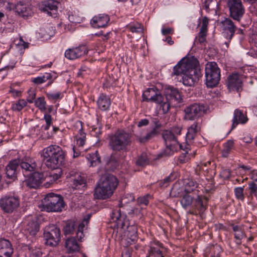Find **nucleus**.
Instances as JSON below:
<instances>
[{
  "label": "nucleus",
  "instance_id": "obj_1",
  "mask_svg": "<svg viewBox=\"0 0 257 257\" xmlns=\"http://www.w3.org/2000/svg\"><path fill=\"white\" fill-rule=\"evenodd\" d=\"M182 75L185 85L191 86L198 82L202 74L198 61L195 57H184L173 67L172 76Z\"/></svg>",
  "mask_w": 257,
  "mask_h": 257
},
{
  "label": "nucleus",
  "instance_id": "obj_2",
  "mask_svg": "<svg viewBox=\"0 0 257 257\" xmlns=\"http://www.w3.org/2000/svg\"><path fill=\"white\" fill-rule=\"evenodd\" d=\"M111 221L114 223V231L122 237V239L135 241L137 238L138 228L134 222L132 224L124 214H121L119 208L113 210Z\"/></svg>",
  "mask_w": 257,
  "mask_h": 257
},
{
  "label": "nucleus",
  "instance_id": "obj_3",
  "mask_svg": "<svg viewBox=\"0 0 257 257\" xmlns=\"http://www.w3.org/2000/svg\"><path fill=\"white\" fill-rule=\"evenodd\" d=\"M98 173L101 177L100 183L95 189L94 197L95 199H106L113 194L118 182L117 178L111 174L103 175L101 169L98 170Z\"/></svg>",
  "mask_w": 257,
  "mask_h": 257
},
{
  "label": "nucleus",
  "instance_id": "obj_4",
  "mask_svg": "<svg viewBox=\"0 0 257 257\" xmlns=\"http://www.w3.org/2000/svg\"><path fill=\"white\" fill-rule=\"evenodd\" d=\"M65 152L57 145H50L43 149L41 156L46 166L51 169L61 166L65 160Z\"/></svg>",
  "mask_w": 257,
  "mask_h": 257
},
{
  "label": "nucleus",
  "instance_id": "obj_5",
  "mask_svg": "<svg viewBox=\"0 0 257 257\" xmlns=\"http://www.w3.org/2000/svg\"><path fill=\"white\" fill-rule=\"evenodd\" d=\"M181 134V128L178 126L173 127L170 130H165L162 133L166 149L164 153L167 156L172 155L174 152L179 150L185 151L187 153L188 148L185 145V148L180 144L178 137Z\"/></svg>",
  "mask_w": 257,
  "mask_h": 257
},
{
  "label": "nucleus",
  "instance_id": "obj_6",
  "mask_svg": "<svg viewBox=\"0 0 257 257\" xmlns=\"http://www.w3.org/2000/svg\"><path fill=\"white\" fill-rule=\"evenodd\" d=\"M180 202L184 209H187L192 205L193 209L187 212L188 214L197 215L203 213L207 208V198L202 195L194 198L190 193L186 192L182 196Z\"/></svg>",
  "mask_w": 257,
  "mask_h": 257
},
{
  "label": "nucleus",
  "instance_id": "obj_7",
  "mask_svg": "<svg viewBox=\"0 0 257 257\" xmlns=\"http://www.w3.org/2000/svg\"><path fill=\"white\" fill-rule=\"evenodd\" d=\"M131 144V134L123 130H118L109 136V146L113 151H126Z\"/></svg>",
  "mask_w": 257,
  "mask_h": 257
},
{
  "label": "nucleus",
  "instance_id": "obj_8",
  "mask_svg": "<svg viewBox=\"0 0 257 257\" xmlns=\"http://www.w3.org/2000/svg\"><path fill=\"white\" fill-rule=\"evenodd\" d=\"M20 167L25 171L32 172L36 169L37 165L34 160L30 159H26L25 161L20 159L12 160L5 169L7 178L14 179L16 177Z\"/></svg>",
  "mask_w": 257,
  "mask_h": 257
},
{
  "label": "nucleus",
  "instance_id": "obj_9",
  "mask_svg": "<svg viewBox=\"0 0 257 257\" xmlns=\"http://www.w3.org/2000/svg\"><path fill=\"white\" fill-rule=\"evenodd\" d=\"M165 96H162L160 103V108L164 114L168 112L171 107H174L182 101L181 95L178 90L172 87L167 88L165 90Z\"/></svg>",
  "mask_w": 257,
  "mask_h": 257
},
{
  "label": "nucleus",
  "instance_id": "obj_10",
  "mask_svg": "<svg viewBox=\"0 0 257 257\" xmlns=\"http://www.w3.org/2000/svg\"><path fill=\"white\" fill-rule=\"evenodd\" d=\"M43 206L48 212H59L64 206L63 198L53 193L47 194L42 200Z\"/></svg>",
  "mask_w": 257,
  "mask_h": 257
},
{
  "label": "nucleus",
  "instance_id": "obj_11",
  "mask_svg": "<svg viewBox=\"0 0 257 257\" xmlns=\"http://www.w3.org/2000/svg\"><path fill=\"white\" fill-rule=\"evenodd\" d=\"M206 84L208 87L216 86L220 79V70L215 62H208L205 65Z\"/></svg>",
  "mask_w": 257,
  "mask_h": 257
},
{
  "label": "nucleus",
  "instance_id": "obj_12",
  "mask_svg": "<svg viewBox=\"0 0 257 257\" xmlns=\"http://www.w3.org/2000/svg\"><path fill=\"white\" fill-rule=\"evenodd\" d=\"M20 205V198L14 194H7L0 199V207L5 212L10 213Z\"/></svg>",
  "mask_w": 257,
  "mask_h": 257
},
{
  "label": "nucleus",
  "instance_id": "obj_13",
  "mask_svg": "<svg viewBox=\"0 0 257 257\" xmlns=\"http://www.w3.org/2000/svg\"><path fill=\"white\" fill-rule=\"evenodd\" d=\"M60 230L54 225L46 226L44 232L45 243L49 246H56L60 240Z\"/></svg>",
  "mask_w": 257,
  "mask_h": 257
},
{
  "label": "nucleus",
  "instance_id": "obj_14",
  "mask_svg": "<svg viewBox=\"0 0 257 257\" xmlns=\"http://www.w3.org/2000/svg\"><path fill=\"white\" fill-rule=\"evenodd\" d=\"M8 8L10 10H15L20 16L25 19L31 17L34 13L31 5L26 3V1H20L16 5L8 3Z\"/></svg>",
  "mask_w": 257,
  "mask_h": 257
},
{
  "label": "nucleus",
  "instance_id": "obj_15",
  "mask_svg": "<svg viewBox=\"0 0 257 257\" xmlns=\"http://www.w3.org/2000/svg\"><path fill=\"white\" fill-rule=\"evenodd\" d=\"M206 107L203 104L194 103L186 107L184 109L185 117L189 120H193L201 116L206 111Z\"/></svg>",
  "mask_w": 257,
  "mask_h": 257
},
{
  "label": "nucleus",
  "instance_id": "obj_16",
  "mask_svg": "<svg viewBox=\"0 0 257 257\" xmlns=\"http://www.w3.org/2000/svg\"><path fill=\"white\" fill-rule=\"evenodd\" d=\"M230 16L235 20L239 21L244 13V9L240 0H228Z\"/></svg>",
  "mask_w": 257,
  "mask_h": 257
},
{
  "label": "nucleus",
  "instance_id": "obj_17",
  "mask_svg": "<svg viewBox=\"0 0 257 257\" xmlns=\"http://www.w3.org/2000/svg\"><path fill=\"white\" fill-rule=\"evenodd\" d=\"M152 121L154 124V127L146 135L143 136L142 134L136 135V139L140 143L145 144L149 141L157 136L159 134V128L161 127V124L157 117L152 118Z\"/></svg>",
  "mask_w": 257,
  "mask_h": 257
},
{
  "label": "nucleus",
  "instance_id": "obj_18",
  "mask_svg": "<svg viewBox=\"0 0 257 257\" xmlns=\"http://www.w3.org/2000/svg\"><path fill=\"white\" fill-rule=\"evenodd\" d=\"M58 3L54 0H48L42 2L39 6L40 10L48 15L56 17L57 16Z\"/></svg>",
  "mask_w": 257,
  "mask_h": 257
},
{
  "label": "nucleus",
  "instance_id": "obj_19",
  "mask_svg": "<svg viewBox=\"0 0 257 257\" xmlns=\"http://www.w3.org/2000/svg\"><path fill=\"white\" fill-rule=\"evenodd\" d=\"M88 52L85 45H82L78 47L68 49L65 52V56L69 60H74L85 55Z\"/></svg>",
  "mask_w": 257,
  "mask_h": 257
},
{
  "label": "nucleus",
  "instance_id": "obj_20",
  "mask_svg": "<svg viewBox=\"0 0 257 257\" xmlns=\"http://www.w3.org/2000/svg\"><path fill=\"white\" fill-rule=\"evenodd\" d=\"M74 131L76 133L75 141L76 145L78 147H83L86 142V134L83 131L82 122L77 121L74 124Z\"/></svg>",
  "mask_w": 257,
  "mask_h": 257
},
{
  "label": "nucleus",
  "instance_id": "obj_21",
  "mask_svg": "<svg viewBox=\"0 0 257 257\" xmlns=\"http://www.w3.org/2000/svg\"><path fill=\"white\" fill-rule=\"evenodd\" d=\"M143 98L144 101H152L160 105L162 95L156 91L155 88H150L143 93Z\"/></svg>",
  "mask_w": 257,
  "mask_h": 257
},
{
  "label": "nucleus",
  "instance_id": "obj_22",
  "mask_svg": "<svg viewBox=\"0 0 257 257\" xmlns=\"http://www.w3.org/2000/svg\"><path fill=\"white\" fill-rule=\"evenodd\" d=\"M242 85V77L238 74L234 73L228 77L227 86L229 91H239Z\"/></svg>",
  "mask_w": 257,
  "mask_h": 257
},
{
  "label": "nucleus",
  "instance_id": "obj_23",
  "mask_svg": "<svg viewBox=\"0 0 257 257\" xmlns=\"http://www.w3.org/2000/svg\"><path fill=\"white\" fill-rule=\"evenodd\" d=\"M109 17L105 14H99L92 18L90 21L91 26L94 28H104L107 25Z\"/></svg>",
  "mask_w": 257,
  "mask_h": 257
},
{
  "label": "nucleus",
  "instance_id": "obj_24",
  "mask_svg": "<svg viewBox=\"0 0 257 257\" xmlns=\"http://www.w3.org/2000/svg\"><path fill=\"white\" fill-rule=\"evenodd\" d=\"M163 248L162 243L158 241L150 242L148 254L146 257H163L162 249Z\"/></svg>",
  "mask_w": 257,
  "mask_h": 257
},
{
  "label": "nucleus",
  "instance_id": "obj_25",
  "mask_svg": "<svg viewBox=\"0 0 257 257\" xmlns=\"http://www.w3.org/2000/svg\"><path fill=\"white\" fill-rule=\"evenodd\" d=\"M43 180L44 175L35 172L26 180V184L30 188H37L42 183Z\"/></svg>",
  "mask_w": 257,
  "mask_h": 257
},
{
  "label": "nucleus",
  "instance_id": "obj_26",
  "mask_svg": "<svg viewBox=\"0 0 257 257\" xmlns=\"http://www.w3.org/2000/svg\"><path fill=\"white\" fill-rule=\"evenodd\" d=\"M231 130L234 129L239 123L244 124L248 121L246 113L239 109H236L233 113Z\"/></svg>",
  "mask_w": 257,
  "mask_h": 257
},
{
  "label": "nucleus",
  "instance_id": "obj_27",
  "mask_svg": "<svg viewBox=\"0 0 257 257\" xmlns=\"http://www.w3.org/2000/svg\"><path fill=\"white\" fill-rule=\"evenodd\" d=\"M13 253L11 242L7 239L0 240V257H11Z\"/></svg>",
  "mask_w": 257,
  "mask_h": 257
},
{
  "label": "nucleus",
  "instance_id": "obj_28",
  "mask_svg": "<svg viewBox=\"0 0 257 257\" xmlns=\"http://www.w3.org/2000/svg\"><path fill=\"white\" fill-rule=\"evenodd\" d=\"M122 160V157L120 152L116 151L112 153L109 161L107 163V169L113 170L118 166L120 161Z\"/></svg>",
  "mask_w": 257,
  "mask_h": 257
},
{
  "label": "nucleus",
  "instance_id": "obj_29",
  "mask_svg": "<svg viewBox=\"0 0 257 257\" xmlns=\"http://www.w3.org/2000/svg\"><path fill=\"white\" fill-rule=\"evenodd\" d=\"M98 107L102 111H107L111 105L110 98L104 94H101L97 101Z\"/></svg>",
  "mask_w": 257,
  "mask_h": 257
},
{
  "label": "nucleus",
  "instance_id": "obj_30",
  "mask_svg": "<svg viewBox=\"0 0 257 257\" xmlns=\"http://www.w3.org/2000/svg\"><path fill=\"white\" fill-rule=\"evenodd\" d=\"M70 175L72 177L73 188L76 189H80L85 186L86 180L84 176H82L78 173H76L74 174L73 173L70 174Z\"/></svg>",
  "mask_w": 257,
  "mask_h": 257
},
{
  "label": "nucleus",
  "instance_id": "obj_31",
  "mask_svg": "<svg viewBox=\"0 0 257 257\" xmlns=\"http://www.w3.org/2000/svg\"><path fill=\"white\" fill-rule=\"evenodd\" d=\"M65 247L68 253H73L78 251L80 246L74 237L67 239L65 241Z\"/></svg>",
  "mask_w": 257,
  "mask_h": 257
},
{
  "label": "nucleus",
  "instance_id": "obj_32",
  "mask_svg": "<svg viewBox=\"0 0 257 257\" xmlns=\"http://www.w3.org/2000/svg\"><path fill=\"white\" fill-rule=\"evenodd\" d=\"M232 230L234 232L235 238L236 239V243L238 244L241 243V240L244 237L245 234L243 231V227L241 225L231 224Z\"/></svg>",
  "mask_w": 257,
  "mask_h": 257
},
{
  "label": "nucleus",
  "instance_id": "obj_33",
  "mask_svg": "<svg viewBox=\"0 0 257 257\" xmlns=\"http://www.w3.org/2000/svg\"><path fill=\"white\" fill-rule=\"evenodd\" d=\"M90 217V215H88L87 218H85L83 221L80 223L78 227L77 231L76 232V237L79 241H81L84 236V230L86 229V226L88 225L89 219Z\"/></svg>",
  "mask_w": 257,
  "mask_h": 257
},
{
  "label": "nucleus",
  "instance_id": "obj_34",
  "mask_svg": "<svg viewBox=\"0 0 257 257\" xmlns=\"http://www.w3.org/2000/svg\"><path fill=\"white\" fill-rule=\"evenodd\" d=\"M200 125L199 122H194L188 129L186 138L188 141H192L196 136V133L200 130Z\"/></svg>",
  "mask_w": 257,
  "mask_h": 257
},
{
  "label": "nucleus",
  "instance_id": "obj_35",
  "mask_svg": "<svg viewBox=\"0 0 257 257\" xmlns=\"http://www.w3.org/2000/svg\"><path fill=\"white\" fill-rule=\"evenodd\" d=\"M151 159L150 154L146 152H143L138 157L136 165L138 166L144 167L150 164Z\"/></svg>",
  "mask_w": 257,
  "mask_h": 257
},
{
  "label": "nucleus",
  "instance_id": "obj_36",
  "mask_svg": "<svg viewBox=\"0 0 257 257\" xmlns=\"http://www.w3.org/2000/svg\"><path fill=\"white\" fill-rule=\"evenodd\" d=\"M39 230V226L37 221H31L29 222L26 226L25 231L26 233L34 236Z\"/></svg>",
  "mask_w": 257,
  "mask_h": 257
},
{
  "label": "nucleus",
  "instance_id": "obj_37",
  "mask_svg": "<svg viewBox=\"0 0 257 257\" xmlns=\"http://www.w3.org/2000/svg\"><path fill=\"white\" fill-rule=\"evenodd\" d=\"M221 27L222 30L228 32H234L237 31L236 27L232 21L229 19H226L221 22Z\"/></svg>",
  "mask_w": 257,
  "mask_h": 257
},
{
  "label": "nucleus",
  "instance_id": "obj_38",
  "mask_svg": "<svg viewBox=\"0 0 257 257\" xmlns=\"http://www.w3.org/2000/svg\"><path fill=\"white\" fill-rule=\"evenodd\" d=\"M186 192L185 188L181 187L179 184H175L170 191V195L173 197H181Z\"/></svg>",
  "mask_w": 257,
  "mask_h": 257
},
{
  "label": "nucleus",
  "instance_id": "obj_39",
  "mask_svg": "<svg viewBox=\"0 0 257 257\" xmlns=\"http://www.w3.org/2000/svg\"><path fill=\"white\" fill-rule=\"evenodd\" d=\"M86 158L89 162L90 166L92 167L96 166L100 162V158L97 151L88 154L86 156Z\"/></svg>",
  "mask_w": 257,
  "mask_h": 257
},
{
  "label": "nucleus",
  "instance_id": "obj_40",
  "mask_svg": "<svg viewBox=\"0 0 257 257\" xmlns=\"http://www.w3.org/2000/svg\"><path fill=\"white\" fill-rule=\"evenodd\" d=\"M234 148V142L232 140H228L223 145L222 150V156L226 158Z\"/></svg>",
  "mask_w": 257,
  "mask_h": 257
},
{
  "label": "nucleus",
  "instance_id": "obj_41",
  "mask_svg": "<svg viewBox=\"0 0 257 257\" xmlns=\"http://www.w3.org/2000/svg\"><path fill=\"white\" fill-rule=\"evenodd\" d=\"M52 75L50 73H46L44 75L32 78V82L34 83L39 85L46 82L47 80L51 79Z\"/></svg>",
  "mask_w": 257,
  "mask_h": 257
},
{
  "label": "nucleus",
  "instance_id": "obj_42",
  "mask_svg": "<svg viewBox=\"0 0 257 257\" xmlns=\"http://www.w3.org/2000/svg\"><path fill=\"white\" fill-rule=\"evenodd\" d=\"M16 46L21 54L23 53L24 50L28 47L29 44L24 41L22 37L19 39L15 40Z\"/></svg>",
  "mask_w": 257,
  "mask_h": 257
},
{
  "label": "nucleus",
  "instance_id": "obj_43",
  "mask_svg": "<svg viewBox=\"0 0 257 257\" xmlns=\"http://www.w3.org/2000/svg\"><path fill=\"white\" fill-rule=\"evenodd\" d=\"M209 24V19L206 17H204L199 20L198 27L200 28V32H207V27Z\"/></svg>",
  "mask_w": 257,
  "mask_h": 257
},
{
  "label": "nucleus",
  "instance_id": "obj_44",
  "mask_svg": "<svg viewBox=\"0 0 257 257\" xmlns=\"http://www.w3.org/2000/svg\"><path fill=\"white\" fill-rule=\"evenodd\" d=\"M27 104L26 101L23 99H19L12 105V109L13 111H19L23 109Z\"/></svg>",
  "mask_w": 257,
  "mask_h": 257
},
{
  "label": "nucleus",
  "instance_id": "obj_45",
  "mask_svg": "<svg viewBox=\"0 0 257 257\" xmlns=\"http://www.w3.org/2000/svg\"><path fill=\"white\" fill-rule=\"evenodd\" d=\"M198 187V183L193 180H189L185 186V191L186 192L191 193L195 191L196 189Z\"/></svg>",
  "mask_w": 257,
  "mask_h": 257
},
{
  "label": "nucleus",
  "instance_id": "obj_46",
  "mask_svg": "<svg viewBox=\"0 0 257 257\" xmlns=\"http://www.w3.org/2000/svg\"><path fill=\"white\" fill-rule=\"evenodd\" d=\"M35 105L42 112H45L46 110V102L44 97H38L35 100Z\"/></svg>",
  "mask_w": 257,
  "mask_h": 257
},
{
  "label": "nucleus",
  "instance_id": "obj_47",
  "mask_svg": "<svg viewBox=\"0 0 257 257\" xmlns=\"http://www.w3.org/2000/svg\"><path fill=\"white\" fill-rule=\"evenodd\" d=\"M128 30L132 32H143L145 31L144 27L140 23L131 24L128 27Z\"/></svg>",
  "mask_w": 257,
  "mask_h": 257
},
{
  "label": "nucleus",
  "instance_id": "obj_48",
  "mask_svg": "<svg viewBox=\"0 0 257 257\" xmlns=\"http://www.w3.org/2000/svg\"><path fill=\"white\" fill-rule=\"evenodd\" d=\"M243 189L244 186L242 187H236L234 189V194L237 199L241 200L244 199Z\"/></svg>",
  "mask_w": 257,
  "mask_h": 257
},
{
  "label": "nucleus",
  "instance_id": "obj_49",
  "mask_svg": "<svg viewBox=\"0 0 257 257\" xmlns=\"http://www.w3.org/2000/svg\"><path fill=\"white\" fill-rule=\"evenodd\" d=\"M221 252V248L220 246H213L211 250L210 257H219Z\"/></svg>",
  "mask_w": 257,
  "mask_h": 257
},
{
  "label": "nucleus",
  "instance_id": "obj_50",
  "mask_svg": "<svg viewBox=\"0 0 257 257\" xmlns=\"http://www.w3.org/2000/svg\"><path fill=\"white\" fill-rule=\"evenodd\" d=\"M173 180V176L170 175L169 176L166 177L163 181H160L159 182V186L163 188L167 187L169 185L170 182H171Z\"/></svg>",
  "mask_w": 257,
  "mask_h": 257
},
{
  "label": "nucleus",
  "instance_id": "obj_51",
  "mask_svg": "<svg viewBox=\"0 0 257 257\" xmlns=\"http://www.w3.org/2000/svg\"><path fill=\"white\" fill-rule=\"evenodd\" d=\"M151 198V195L147 194L143 197H140L138 198V203L140 205H147L149 203V199Z\"/></svg>",
  "mask_w": 257,
  "mask_h": 257
},
{
  "label": "nucleus",
  "instance_id": "obj_52",
  "mask_svg": "<svg viewBox=\"0 0 257 257\" xmlns=\"http://www.w3.org/2000/svg\"><path fill=\"white\" fill-rule=\"evenodd\" d=\"M74 230V222H69L67 223L64 228V233L66 234H69L72 233V232Z\"/></svg>",
  "mask_w": 257,
  "mask_h": 257
},
{
  "label": "nucleus",
  "instance_id": "obj_53",
  "mask_svg": "<svg viewBox=\"0 0 257 257\" xmlns=\"http://www.w3.org/2000/svg\"><path fill=\"white\" fill-rule=\"evenodd\" d=\"M211 4L215 5V2L213 0H206L202 4V9L205 10L207 12H209L210 10L209 7Z\"/></svg>",
  "mask_w": 257,
  "mask_h": 257
},
{
  "label": "nucleus",
  "instance_id": "obj_54",
  "mask_svg": "<svg viewBox=\"0 0 257 257\" xmlns=\"http://www.w3.org/2000/svg\"><path fill=\"white\" fill-rule=\"evenodd\" d=\"M28 96L27 100L29 103H33L36 98V93L34 90H29L28 91Z\"/></svg>",
  "mask_w": 257,
  "mask_h": 257
},
{
  "label": "nucleus",
  "instance_id": "obj_55",
  "mask_svg": "<svg viewBox=\"0 0 257 257\" xmlns=\"http://www.w3.org/2000/svg\"><path fill=\"white\" fill-rule=\"evenodd\" d=\"M135 200V197L132 194H127L126 196L123 197L121 199V204L128 203L133 201Z\"/></svg>",
  "mask_w": 257,
  "mask_h": 257
},
{
  "label": "nucleus",
  "instance_id": "obj_56",
  "mask_svg": "<svg viewBox=\"0 0 257 257\" xmlns=\"http://www.w3.org/2000/svg\"><path fill=\"white\" fill-rule=\"evenodd\" d=\"M42 253L39 248L32 249L30 253V257H41Z\"/></svg>",
  "mask_w": 257,
  "mask_h": 257
},
{
  "label": "nucleus",
  "instance_id": "obj_57",
  "mask_svg": "<svg viewBox=\"0 0 257 257\" xmlns=\"http://www.w3.org/2000/svg\"><path fill=\"white\" fill-rule=\"evenodd\" d=\"M206 33H199L198 36L196 37V42H198L200 43H203L205 42Z\"/></svg>",
  "mask_w": 257,
  "mask_h": 257
},
{
  "label": "nucleus",
  "instance_id": "obj_58",
  "mask_svg": "<svg viewBox=\"0 0 257 257\" xmlns=\"http://www.w3.org/2000/svg\"><path fill=\"white\" fill-rule=\"evenodd\" d=\"M38 38L40 39L41 41H46L50 39L53 35H49V33H38Z\"/></svg>",
  "mask_w": 257,
  "mask_h": 257
},
{
  "label": "nucleus",
  "instance_id": "obj_59",
  "mask_svg": "<svg viewBox=\"0 0 257 257\" xmlns=\"http://www.w3.org/2000/svg\"><path fill=\"white\" fill-rule=\"evenodd\" d=\"M220 176L225 179H229L231 172L229 169H223L220 172Z\"/></svg>",
  "mask_w": 257,
  "mask_h": 257
},
{
  "label": "nucleus",
  "instance_id": "obj_60",
  "mask_svg": "<svg viewBox=\"0 0 257 257\" xmlns=\"http://www.w3.org/2000/svg\"><path fill=\"white\" fill-rule=\"evenodd\" d=\"M61 93L59 92L56 93H49L47 94L48 98L50 99L57 100L60 97Z\"/></svg>",
  "mask_w": 257,
  "mask_h": 257
},
{
  "label": "nucleus",
  "instance_id": "obj_61",
  "mask_svg": "<svg viewBox=\"0 0 257 257\" xmlns=\"http://www.w3.org/2000/svg\"><path fill=\"white\" fill-rule=\"evenodd\" d=\"M249 189L250 190V193L251 194L256 195L257 193V184L254 182H251L249 184Z\"/></svg>",
  "mask_w": 257,
  "mask_h": 257
},
{
  "label": "nucleus",
  "instance_id": "obj_62",
  "mask_svg": "<svg viewBox=\"0 0 257 257\" xmlns=\"http://www.w3.org/2000/svg\"><path fill=\"white\" fill-rule=\"evenodd\" d=\"M60 176L61 175L58 173H51L47 178L51 181V183H53L57 180Z\"/></svg>",
  "mask_w": 257,
  "mask_h": 257
},
{
  "label": "nucleus",
  "instance_id": "obj_63",
  "mask_svg": "<svg viewBox=\"0 0 257 257\" xmlns=\"http://www.w3.org/2000/svg\"><path fill=\"white\" fill-rule=\"evenodd\" d=\"M149 123V121L148 119H141L138 122V126L140 127H142V126H146Z\"/></svg>",
  "mask_w": 257,
  "mask_h": 257
},
{
  "label": "nucleus",
  "instance_id": "obj_64",
  "mask_svg": "<svg viewBox=\"0 0 257 257\" xmlns=\"http://www.w3.org/2000/svg\"><path fill=\"white\" fill-rule=\"evenodd\" d=\"M9 92L12 94V96L14 97L20 96L21 95V91L18 90H15L11 88L9 90Z\"/></svg>",
  "mask_w": 257,
  "mask_h": 257
}]
</instances>
